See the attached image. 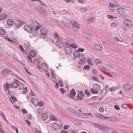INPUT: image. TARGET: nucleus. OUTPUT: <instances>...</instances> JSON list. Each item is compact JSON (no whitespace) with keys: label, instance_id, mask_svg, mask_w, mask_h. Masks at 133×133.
Instances as JSON below:
<instances>
[{"label":"nucleus","instance_id":"f257e3e1","mask_svg":"<svg viewBox=\"0 0 133 133\" xmlns=\"http://www.w3.org/2000/svg\"><path fill=\"white\" fill-rule=\"evenodd\" d=\"M67 25L75 31L80 29V25L76 22H74V24L71 22H68L67 24Z\"/></svg>","mask_w":133,"mask_h":133},{"label":"nucleus","instance_id":"f03ea898","mask_svg":"<svg viewBox=\"0 0 133 133\" xmlns=\"http://www.w3.org/2000/svg\"><path fill=\"white\" fill-rule=\"evenodd\" d=\"M84 93L81 91H78L77 93L76 98L74 99L75 100L81 101L84 97Z\"/></svg>","mask_w":133,"mask_h":133},{"label":"nucleus","instance_id":"7ed1b4c3","mask_svg":"<svg viewBox=\"0 0 133 133\" xmlns=\"http://www.w3.org/2000/svg\"><path fill=\"white\" fill-rule=\"evenodd\" d=\"M66 109L68 112L77 116H79L80 115V114L79 113L76 111H75V110L74 109H72L71 108H67Z\"/></svg>","mask_w":133,"mask_h":133},{"label":"nucleus","instance_id":"20e7f679","mask_svg":"<svg viewBox=\"0 0 133 133\" xmlns=\"http://www.w3.org/2000/svg\"><path fill=\"white\" fill-rule=\"evenodd\" d=\"M94 49L95 50L100 51L102 50L103 47L99 44H96L93 46Z\"/></svg>","mask_w":133,"mask_h":133},{"label":"nucleus","instance_id":"39448f33","mask_svg":"<svg viewBox=\"0 0 133 133\" xmlns=\"http://www.w3.org/2000/svg\"><path fill=\"white\" fill-rule=\"evenodd\" d=\"M117 11L121 15L125 16L126 15L125 11L123 8H120L117 9Z\"/></svg>","mask_w":133,"mask_h":133},{"label":"nucleus","instance_id":"423d86ee","mask_svg":"<svg viewBox=\"0 0 133 133\" xmlns=\"http://www.w3.org/2000/svg\"><path fill=\"white\" fill-rule=\"evenodd\" d=\"M124 22L125 25L129 27L132 26V22L129 20L125 19H124Z\"/></svg>","mask_w":133,"mask_h":133},{"label":"nucleus","instance_id":"0eeeda50","mask_svg":"<svg viewBox=\"0 0 133 133\" xmlns=\"http://www.w3.org/2000/svg\"><path fill=\"white\" fill-rule=\"evenodd\" d=\"M79 59L81 62H79V63L80 64H83V63L85 62V55L83 54L82 53L79 56Z\"/></svg>","mask_w":133,"mask_h":133},{"label":"nucleus","instance_id":"6e6552de","mask_svg":"<svg viewBox=\"0 0 133 133\" xmlns=\"http://www.w3.org/2000/svg\"><path fill=\"white\" fill-rule=\"evenodd\" d=\"M19 85V83L16 82H14L12 83H9V86L10 88H11L12 87L13 88H16L18 87Z\"/></svg>","mask_w":133,"mask_h":133},{"label":"nucleus","instance_id":"1a4fd4ad","mask_svg":"<svg viewBox=\"0 0 133 133\" xmlns=\"http://www.w3.org/2000/svg\"><path fill=\"white\" fill-rule=\"evenodd\" d=\"M65 53L68 55H70L72 52V50L70 47L67 46H66L65 49Z\"/></svg>","mask_w":133,"mask_h":133},{"label":"nucleus","instance_id":"9d476101","mask_svg":"<svg viewBox=\"0 0 133 133\" xmlns=\"http://www.w3.org/2000/svg\"><path fill=\"white\" fill-rule=\"evenodd\" d=\"M123 88L125 90H129L133 88L132 85L129 84H126L123 85Z\"/></svg>","mask_w":133,"mask_h":133},{"label":"nucleus","instance_id":"9b49d317","mask_svg":"<svg viewBox=\"0 0 133 133\" xmlns=\"http://www.w3.org/2000/svg\"><path fill=\"white\" fill-rule=\"evenodd\" d=\"M24 28L25 31L31 33L33 29L31 27L28 25H26L24 26Z\"/></svg>","mask_w":133,"mask_h":133},{"label":"nucleus","instance_id":"f8f14e48","mask_svg":"<svg viewBox=\"0 0 133 133\" xmlns=\"http://www.w3.org/2000/svg\"><path fill=\"white\" fill-rule=\"evenodd\" d=\"M110 129L109 128L105 127L103 126L101 131L104 133H110Z\"/></svg>","mask_w":133,"mask_h":133},{"label":"nucleus","instance_id":"ddd939ff","mask_svg":"<svg viewBox=\"0 0 133 133\" xmlns=\"http://www.w3.org/2000/svg\"><path fill=\"white\" fill-rule=\"evenodd\" d=\"M95 116L98 118L101 119H107L108 118L107 117L104 116L103 115L99 114L96 113L95 114Z\"/></svg>","mask_w":133,"mask_h":133},{"label":"nucleus","instance_id":"4468645a","mask_svg":"<svg viewBox=\"0 0 133 133\" xmlns=\"http://www.w3.org/2000/svg\"><path fill=\"white\" fill-rule=\"evenodd\" d=\"M56 44L58 47L60 48H62L63 46V44L60 39L57 41L56 42Z\"/></svg>","mask_w":133,"mask_h":133},{"label":"nucleus","instance_id":"2eb2a0df","mask_svg":"<svg viewBox=\"0 0 133 133\" xmlns=\"http://www.w3.org/2000/svg\"><path fill=\"white\" fill-rule=\"evenodd\" d=\"M30 25L33 29H34V27L36 26L37 24H38L37 21L34 20L31 21H30Z\"/></svg>","mask_w":133,"mask_h":133},{"label":"nucleus","instance_id":"dca6fc26","mask_svg":"<svg viewBox=\"0 0 133 133\" xmlns=\"http://www.w3.org/2000/svg\"><path fill=\"white\" fill-rule=\"evenodd\" d=\"M76 94V92L74 89H72L70 92L69 97L71 98H73L74 96Z\"/></svg>","mask_w":133,"mask_h":133},{"label":"nucleus","instance_id":"f3484780","mask_svg":"<svg viewBox=\"0 0 133 133\" xmlns=\"http://www.w3.org/2000/svg\"><path fill=\"white\" fill-rule=\"evenodd\" d=\"M59 125L58 123H53L52 125V128L55 130L58 129L59 128Z\"/></svg>","mask_w":133,"mask_h":133},{"label":"nucleus","instance_id":"a211bd4d","mask_svg":"<svg viewBox=\"0 0 133 133\" xmlns=\"http://www.w3.org/2000/svg\"><path fill=\"white\" fill-rule=\"evenodd\" d=\"M31 101L33 104L35 105L36 106L38 104L39 101L36 98H32Z\"/></svg>","mask_w":133,"mask_h":133},{"label":"nucleus","instance_id":"6ab92c4d","mask_svg":"<svg viewBox=\"0 0 133 133\" xmlns=\"http://www.w3.org/2000/svg\"><path fill=\"white\" fill-rule=\"evenodd\" d=\"M47 66L46 64L43 63L41 66V69L42 70L41 71H42V70L44 71H46L47 70Z\"/></svg>","mask_w":133,"mask_h":133},{"label":"nucleus","instance_id":"aec40b11","mask_svg":"<svg viewBox=\"0 0 133 133\" xmlns=\"http://www.w3.org/2000/svg\"><path fill=\"white\" fill-rule=\"evenodd\" d=\"M48 118V116L45 113H43L41 116V118L44 120H46Z\"/></svg>","mask_w":133,"mask_h":133},{"label":"nucleus","instance_id":"412c9836","mask_svg":"<svg viewBox=\"0 0 133 133\" xmlns=\"http://www.w3.org/2000/svg\"><path fill=\"white\" fill-rule=\"evenodd\" d=\"M11 72L10 70L7 69H5L3 71V76Z\"/></svg>","mask_w":133,"mask_h":133},{"label":"nucleus","instance_id":"4be33fe9","mask_svg":"<svg viewBox=\"0 0 133 133\" xmlns=\"http://www.w3.org/2000/svg\"><path fill=\"white\" fill-rule=\"evenodd\" d=\"M96 91H98L100 89V86L98 84H95L94 85V87Z\"/></svg>","mask_w":133,"mask_h":133},{"label":"nucleus","instance_id":"5701e85b","mask_svg":"<svg viewBox=\"0 0 133 133\" xmlns=\"http://www.w3.org/2000/svg\"><path fill=\"white\" fill-rule=\"evenodd\" d=\"M107 93V90L104 89H103L101 91V96L103 97L105 96Z\"/></svg>","mask_w":133,"mask_h":133},{"label":"nucleus","instance_id":"b1692460","mask_svg":"<svg viewBox=\"0 0 133 133\" xmlns=\"http://www.w3.org/2000/svg\"><path fill=\"white\" fill-rule=\"evenodd\" d=\"M7 23L9 25L11 26L14 23V21L12 19H9L7 20Z\"/></svg>","mask_w":133,"mask_h":133},{"label":"nucleus","instance_id":"393cba45","mask_svg":"<svg viewBox=\"0 0 133 133\" xmlns=\"http://www.w3.org/2000/svg\"><path fill=\"white\" fill-rule=\"evenodd\" d=\"M29 54L31 57L33 58L36 55V53L33 50L30 51Z\"/></svg>","mask_w":133,"mask_h":133},{"label":"nucleus","instance_id":"a878e982","mask_svg":"<svg viewBox=\"0 0 133 133\" xmlns=\"http://www.w3.org/2000/svg\"><path fill=\"white\" fill-rule=\"evenodd\" d=\"M6 16L5 14H1L0 15V20L2 21L4 20L5 19Z\"/></svg>","mask_w":133,"mask_h":133},{"label":"nucleus","instance_id":"bb28decb","mask_svg":"<svg viewBox=\"0 0 133 133\" xmlns=\"http://www.w3.org/2000/svg\"><path fill=\"white\" fill-rule=\"evenodd\" d=\"M81 54L78 51L74 52L73 53L74 56L76 57H79Z\"/></svg>","mask_w":133,"mask_h":133},{"label":"nucleus","instance_id":"cd10ccee","mask_svg":"<svg viewBox=\"0 0 133 133\" xmlns=\"http://www.w3.org/2000/svg\"><path fill=\"white\" fill-rule=\"evenodd\" d=\"M93 125L95 127L98 129H101V130L102 127H103V126L100 125L99 124H96V123H93Z\"/></svg>","mask_w":133,"mask_h":133},{"label":"nucleus","instance_id":"c85d7f7f","mask_svg":"<svg viewBox=\"0 0 133 133\" xmlns=\"http://www.w3.org/2000/svg\"><path fill=\"white\" fill-rule=\"evenodd\" d=\"M10 100L11 102L14 103V102H16L17 101V99L15 98L14 97L12 96L10 98Z\"/></svg>","mask_w":133,"mask_h":133},{"label":"nucleus","instance_id":"c756f323","mask_svg":"<svg viewBox=\"0 0 133 133\" xmlns=\"http://www.w3.org/2000/svg\"><path fill=\"white\" fill-rule=\"evenodd\" d=\"M80 11L82 12H84L87 11V9L85 7H81L79 8Z\"/></svg>","mask_w":133,"mask_h":133},{"label":"nucleus","instance_id":"7c9ffc66","mask_svg":"<svg viewBox=\"0 0 133 133\" xmlns=\"http://www.w3.org/2000/svg\"><path fill=\"white\" fill-rule=\"evenodd\" d=\"M54 37L55 38H57L58 40L60 39L61 38L60 37L59 35L56 32H55L54 35Z\"/></svg>","mask_w":133,"mask_h":133},{"label":"nucleus","instance_id":"2f4dec72","mask_svg":"<svg viewBox=\"0 0 133 133\" xmlns=\"http://www.w3.org/2000/svg\"><path fill=\"white\" fill-rule=\"evenodd\" d=\"M5 30L3 29H0V35H3L5 34Z\"/></svg>","mask_w":133,"mask_h":133},{"label":"nucleus","instance_id":"473e14b6","mask_svg":"<svg viewBox=\"0 0 133 133\" xmlns=\"http://www.w3.org/2000/svg\"><path fill=\"white\" fill-rule=\"evenodd\" d=\"M117 88L115 87H112L109 88L108 89L109 91H113L116 90Z\"/></svg>","mask_w":133,"mask_h":133},{"label":"nucleus","instance_id":"72a5a7b5","mask_svg":"<svg viewBox=\"0 0 133 133\" xmlns=\"http://www.w3.org/2000/svg\"><path fill=\"white\" fill-rule=\"evenodd\" d=\"M46 34L45 33H41L40 37L42 38H45L46 37Z\"/></svg>","mask_w":133,"mask_h":133},{"label":"nucleus","instance_id":"f704fd0d","mask_svg":"<svg viewBox=\"0 0 133 133\" xmlns=\"http://www.w3.org/2000/svg\"><path fill=\"white\" fill-rule=\"evenodd\" d=\"M70 47L73 48L74 49H76L77 48V46L76 45L75 43H72L71 44H70Z\"/></svg>","mask_w":133,"mask_h":133},{"label":"nucleus","instance_id":"c9c22d12","mask_svg":"<svg viewBox=\"0 0 133 133\" xmlns=\"http://www.w3.org/2000/svg\"><path fill=\"white\" fill-rule=\"evenodd\" d=\"M87 62L91 66H92L93 65V63L91 62V59L88 58V59Z\"/></svg>","mask_w":133,"mask_h":133},{"label":"nucleus","instance_id":"e433bc0d","mask_svg":"<svg viewBox=\"0 0 133 133\" xmlns=\"http://www.w3.org/2000/svg\"><path fill=\"white\" fill-rule=\"evenodd\" d=\"M90 91L93 94H97L98 93L97 91H96L94 88L91 89Z\"/></svg>","mask_w":133,"mask_h":133},{"label":"nucleus","instance_id":"4c0bfd02","mask_svg":"<svg viewBox=\"0 0 133 133\" xmlns=\"http://www.w3.org/2000/svg\"><path fill=\"white\" fill-rule=\"evenodd\" d=\"M51 119L53 121H57V118H56L55 116L52 115H50Z\"/></svg>","mask_w":133,"mask_h":133},{"label":"nucleus","instance_id":"58836bf2","mask_svg":"<svg viewBox=\"0 0 133 133\" xmlns=\"http://www.w3.org/2000/svg\"><path fill=\"white\" fill-rule=\"evenodd\" d=\"M40 32L41 33H45L46 34L47 32V30L45 28H42L40 29Z\"/></svg>","mask_w":133,"mask_h":133},{"label":"nucleus","instance_id":"ea45409f","mask_svg":"<svg viewBox=\"0 0 133 133\" xmlns=\"http://www.w3.org/2000/svg\"><path fill=\"white\" fill-rule=\"evenodd\" d=\"M17 22V23H16L15 24V26L17 28H18L22 26V24L19 22Z\"/></svg>","mask_w":133,"mask_h":133},{"label":"nucleus","instance_id":"a19ab883","mask_svg":"<svg viewBox=\"0 0 133 133\" xmlns=\"http://www.w3.org/2000/svg\"><path fill=\"white\" fill-rule=\"evenodd\" d=\"M108 118L107 119H108V121L110 122H115V120L114 119V118L113 117H112L111 118H109L108 117H107Z\"/></svg>","mask_w":133,"mask_h":133},{"label":"nucleus","instance_id":"79ce46f5","mask_svg":"<svg viewBox=\"0 0 133 133\" xmlns=\"http://www.w3.org/2000/svg\"><path fill=\"white\" fill-rule=\"evenodd\" d=\"M95 62H96V64L97 63H102V62L101 60L100 59H97L95 60Z\"/></svg>","mask_w":133,"mask_h":133},{"label":"nucleus","instance_id":"37998d69","mask_svg":"<svg viewBox=\"0 0 133 133\" xmlns=\"http://www.w3.org/2000/svg\"><path fill=\"white\" fill-rule=\"evenodd\" d=\"M84 69L85 70H89L90 69V66L89 65H86L84 67Z\"/></svg>","mask_w":133,"mask_h":133},{"label":"nucleus","instance_id":"c03bdc74","mask_svg":"<svg viewBox=\"0 0 133 133\" xmlns=\"http://www.w3.org/2000/svg\"><path fill=\"white\" fill-rule=\"evenodd\" d=\"M109 6L111 8H115V3H113L112 2H110L109 4Z\"/></svg>","mask_w":133,"mask_h":133},{"label":"nucleus","instance_id":"a18cd8bd","mask_svg":"<svg viewBox=\"0 0 133 133\" xmlns=\"http://www.w3.org/2000/svg\"><path fill=\"white\" fill-rule=\"evenodd\" d=\"M84 37L86 39H88L90 37V35L87 33H85L84 35Z\"/></svg>","mask_w":133,"mask_h":133},{"label":"nucleus","instance_id":"49530a36","mask_svg":"<svg viewBox=\"0 0 133 133\" xmlns=\"http://www.w3.org/2000/svg\"><path fill=\"white\" fill-rule=\"evenodd\" d=\"M58 83L61 87H63V82L62 81H58Z\"/></svg>","mask_w":133,"mask_h":133},{"label":"nucleus","instance_id":"de8ad7c7","mask_svg":"<svg viewBox=\"0 0 133 133\" xmlns=\"http://www.w3.org/2000/svg\"><path fill=\"white\" fill-rule=\"evenodd\" d=\"M9 84L8 83H6V85L5 86V88L6 87V88L7 90L9 91Z\"/></svg>","mask_w":133,"mask_h":133},{"label":"nucleus","instance_id":"09e8293b","mask_svg":"<svg viewBox=\"0 0 133 133\" xmlns=\"http://www.w3.org/2000/svg\"><path fill=\"white\" fill-rule=\"evenodd\" d=\"M84 114L88 115V116H89L91 117H92L94 116L91 113H84Z\"/></svg>","mask_w":133,"mask_h":133},{"label":"nucleus","instance_id":"8fccbe9b","mask_svg":"<svg viewBox=\"0 0 133 133\" xmlns=\"http://www.w3.org/2000/svg\"><path fill=\"white\" fill-rule=\"evenodd\" d=\"M127 106V105L126 104H123L122 105V107L124 109H126Z\"/></svg>","mask_w":133,"mask_h":133},{"label":"nucleus","instance_id":"3c124183","mask_svg":"<svg viewBox=\"0 0 133 133\" xmlns=\"http://www.w3.org/2000/svg\"><path fill=\"white\" fill-rule=\"evenodd\" d=\"M94 20V18L93 17H92L89 19V21L90 23L92 22H93Z\"/></svg>","mask_w":133,"mask_h":133},{"label":"nucleus","instance_id":"603ef678","mask_svg":"<svg viewBox=\"0 0 133 133\" xmlns=\"http://www.w3.org/2000/svg\"><path fill=\"white\" fill-rule=\"evenodd\" d=\"M39 2L40 3V4L42 6L44 5L46 7V6L45 5V4L43 2H42L40 0H39Z\"/></svg>","mask_w":133,"mask_h":133},{"label":"nucleus","instance_id":"864d4df0","mask_svg":"<svg viewBox=\"0 0 133 133\" xmlns=\"http://www.w3.org/2000/svg\"><path fill=\"white\" fill-rule=\"evenodd\" d=\"M17 22H19L22 25V24H25L26 23V22L25 21H19L18 20L17 21Z\"/></svg>","mask_w":133,"mask_h":133},{"label":"nucleus","instance_id":"5fc2aeb1","mask_svg":"<svg viewBox=\"0 0 133 133\" xmlns=\"http://www.w3.org/2000/svg\"><path fill=\"white\" fill-rule=\"evenodd\" d=\"M114 107L117 110H119L120 109V108L119 107L118 105H115L114 106Z\"/></svg>","mask_w":133,"mask_h":133},{"label":"nucleus","instance_id":"6e6d98bb","mask_svg":"<svg viewBox=\"0 0 133 133\" xmlns=\"http://www.w3.org/2000/svg\"><path fill=\"white\" fill-rule=\"evenodd\" d=\"M24 68L26 72L28 74L30 75H31V73L29 72V71L27 70V69H26V68H25V67H24Z\"/></svg>","mask_w":133,"mask_h":133},{"label":"nucleus","instance_id":"4d7b16f0","mask_svg":"<svg viewBox=\"0 0 133 133\" xmlns=\"http://www.w3.org/2000/svg\"><path fill=\"white\" fill-rule=\"evenodd\" d=\"M38 104L39 107H42L44 105L43 103L42 102H41L40 103L39 102Z\"/></svg>","mask_w":133,"mask_h":133},{"label":"nucleus","instance_id":"13d9d810","mask_svg":"<svg viewBox=\"0 0 133 133\" xmlns=\"http://www.w3.org/2000/svg\"><path fill=\"white\" fill-rule=\"evenodd\" d=\"M92 72H94L95 74V75H96L97 74V71L95 69H92Z\"/></svg>","mask_w":133,"mask_h":133},{"label":"nucleus","instance_id":"bf43d9fd","mask_svg":"<svg viewBox=\"0 0 133 133\" xmlns=\"http://www.w3.org/2000/svg\"><path fill=\"white\" fill-rule=\"evenodd\" d=\"M85 94L88 95H90V92L87 90H85Z\"/></svg>","mask_w":133,"mask_h":133},{"label":"nucleus","instance_id":"052dcab7","mask_svg":"<svg viewBox=\"0 0 133 133\" xmlns=\"http://www.w3.org/2000/svg\"><path fill=\"white\" fill-rule=\"evenodd\" d=\"M74 123L76 125H81V123L75 121L74 122Z\"/></svg>","mask_w":133,"mask_h":133},{"label":"nucleus","instance_id":"680f3d73","mask_svg":"<svg viewBox=\"0 0 133 133\" xmlns=\"http://www.w3.org/2000/svg\"><path fill=\"white\" fill-rule=\"evenodd\" d=\"M98 68L99 69H101L102 70H104L105 71L106 69V68L105 67L102 66H99Z\"/></svg>","mask_w":133,"mask_h":133},{"label":"nucleus","instance_id":"e2e57ef3","mask_svg":"<svg viewBox=\"0 0 133 133\" xmlns=\"http://www.w3.org/2000/svg\"><path fill=\"white\" fill-rule=\"evenodd\" d=\"M60 91L62 92V94H63L65 92V90L63 88H61L60 89Z\"/></svg>","mask_w":133,"mask_h":133},{"label":"nucleus","instance_id":"0e129e2a","mask_svg":"<svg viewBox=\"0 0 133 133\" xmlns=\"http://www.w3.org/2000/svg\"><path fill=\"white\" fill-rule=\"evenodd\" d=\"M107 17L108 18H110L111 19H113V16H112L108 15H107Z\"/></svg>","mask_w":133,"mask_h":133},{"label":"nucleus","instance_id":"69168bd1","mask_svg":"<svg viewBox=\"0 0 133 133\" xmlns=\"http://www.w3.org/2000/svg\"><path fill=\"white\" fill-rule=\"evenodd\" d=\"M19 47L20 49L21 50V51L23 52H24V50L23 47L21 46H19Z\"/></svg>","mask_w":133,"mask_h":133},{"label":"nucleus","instance_id":"338daca9","mask_svg":"<svg viewBox=\"0 0 133 133\" xmlns=\"http://www.w3.org/2000/svg\"><path fill=\"white\" fill-rule=\"evenodd\" d=\"M22 113L24 114H25L27 112L26 110L25 109H22Z\"/></svg>","mask_w":133,"mask_h":133},{"label":"nucleus","instance_id":"774afa93","mask_svg":"<svg viewBox=\"0 0 133 133\" xmlns=\"http://www.w3.org/2000/svg\"><path fill=\"white\" fill-rule=\"evenodd\" d=\"M78 51L79 52H83L84 51V49L83 48H79Z\"/></svg>","mask_w":133,"mask_h":133}]
</instances>
